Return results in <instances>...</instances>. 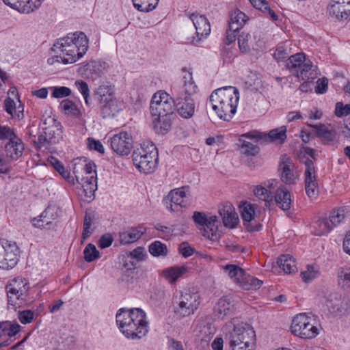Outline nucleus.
<instances>
[{"instance_id":"6ab92c4d","label":"nucleus","mask_w":350,"mask_h":350,"mask_svg":"<svg viewBox=\"0 0 350 350\" xmlns=\"http://www.w3.org/2000/svg\"><path fill=\"white\" fill-rule=\"evenodd\" d=\"M329 12L338 20L350 18V0H332Z\"/></svg>"},{"instance_id":"9d476101","label":"nucleus","mask_w":350,"mask_h":350,"mask_svg":"<svg viewBox=\"0 0 350 350\" xmlns=\"http://www.w3.org/2000/svg\"><path fill=\"white\" fill-rule=\"evenodd\" d=\"M43 133L38 139L37 144L40 148L46 144H56L62 139V126L55 116H48L42 119Z\"/></svg>"},{"instance_id":"a19ab883","label":"nucleus","mask_w":350,"mask_h":350,"mask_svg":"<svg viewBox=\"0 0 350 350\" xmlns=\"http://www.w3.org/2000/svg\"><path fill=\"white\" fill-rule=\"evenodd\" d=\"M224 269L228 277L237 285L240 282L242 276L244 275L245 271L236 265H226L224 267Z\"/></svg>"},{"instance_id":"79ce46f5","label":"nucleus","mask_w":350,"mask_h":350,"mask_svg":"<svg viewBox=\"0 0 350 350\" xmlns=\"http://www.w3.org/2000/svg\"><path fill=\"white\" fill-rule=\"evenodd\" d=\"M134 7L140 12H148L156 8L159 0H132Z\"/></svg>"},{"instance_id":"39448f33","label":"nucleus","mask_w":350,"mask_h":350,"mask_svg":"<svg viewBox=\"0 0 350 350\" xmlns=\"http://www.w3.org/2000/svg\"><path fill=\"white\" fill-rule=\"evenodd\" d=\"M132 157L135 167L144 174L153 172L158 165V150L152 142L142 144L133 151Z\"/></svg>"},{"instance_id":"c9c22d12","label":"nucleus","mask_w":350,"mask_h":350,"mask_svg":"<svg viewBox=\"0 0 350 350\" xmlns=\"http://www.w3.org/2000/svg\"><path fill=\"white\" fill-rule=\"evenodd\" d=\"M187 267L185 266L173 267L163 271V277L171 284L175 283L176 280L187 272Z\"/></svg>"},{"instance_id":"69168bd1","label":"nucleus","mask_w":350,"mask_h":350,"mask_svg":"<svg viewBox=\"0 0 350 350\" xmlns=\"http://www.w3.org/2000/svg\"><path fill=\"white\" fill-rule=\"evenodd\" d=\"M130 256L133 259L141 261L144 260L146 254L144 247H137L130 253Z\"/></svg>"},{"instance_id":"864d4df0","label":"nucleus","mask_w":350,"mask_h":350,"mask_svg":"<svg viewBox=\"0 0 350 350\" xmlns=\"http://www.w3.org/2000/svg\"><path fill=\"white\" fill-rule=\"evenodd\" d=\"M249 38L250 34L245 32H242L238 38L239 48L242 53H246L250 50L248 44Z\"/></svg>"},{"instance_id":"338daca9","label":"nucleus","mask_w":350,"mask_h":350,"mask_svg":"<svg viewBox=\"0 0 350 350\" xmlns=\"http://www.w3.org/2000/svg\"><path fill=\"white\" fill-rule=\"evenodd\" d=\"M328 80L326 78L319 79L317 82L315 92L317 94H324L327 92Z\"/></svg>"},{"instance_id":"9b49d317","label":"nucleus","mask_w":350,"mask_h":350,"mask_svg":"<svg viewBox=\"0 0 350 350\" xmlns=\"http://www.w3.org/2000/svg\"><path fill=\"white\" fill-rule=\"evenodd\" d=\"M8 305L14 309L20 307L25 301L29 290L28 282L25 278L17 277L11 280L5 287Z\"/></svg>"},{"instance_id":"6e6d98bb","label":"nucleus","mask_w":350,"mask_h":350,"mask_svg":"<svg viewBox=\"0 0 350 350\" xmlns=\"http://www.w3.org/2000/svg\"><path fill=\"white\" fill-rule=\"evenodd\" d=\"M51 90H53L51 96L53 98H60L71 94V90L65 86L51 87Z\"/></svg>"},{"instance_id":"5701e85b","label":"nucleus","mask_w":350,"mask_h":350,"mask_svg":"<svg viewBox=\"0 0 350 350\" xmlns=\"http://www.w3.org/2000/svg\"><path fill=\"white\" fill-rule=\"evenodd\" d=\"M219 215L222 217L224 225L226 227L233 228L239 223L238 215L235 208L230 203H226L219 210Z\"/></svg>"},{"instance_id":"ddd939ff","label":"nucleus","mask_w":350,"mask_h":350,"mask_svg":"<svg viewBox=\"0 0 350 350\" xmlns=\"http://www.w3.org/2000/svg\"><path fill=\"white\" fill-rule=\"evenodd\" d=\"M19 249L16 243L0 240V269H10L15 267L18 261Z\"/></svg>"},{"instance_id":"b1692460","label":"nucleus","mask_w":350,"mask_h":350,"mask_svg":"<svg viewBox=\"0 0 350 350\" xmlns=\"http://www.w3.org/2000/svg\"><path fill=\"white\" fill-rule=\"evenodd\" d=\"M146 228L143 226L129 228L119 234V241L122 245H128L137 241L145 233Z\"/></svg>"},{"instance_id":"aec40b11","label":"nucleus","mask_w":350,"mask_h":350,"mask_svg":"<svg viewBox=\"0 0 350 350\" xmlns=\"http://www.w3.org/2000/svg\"><path fill=\"white\" fill-rule=\"evenodd\" d=\"M24 150V144L21 139L8 142L4 147L3 157L6 161H16L20 158Z\"/></svg>"},{"instance_id":"8fccbe9b","label":"nucleus","mask_w":350,"mask_h":350,"mask_svg":"<svg viewBox=\"0 0 350 350\" xmlns=\"http://www.w3.org/2000/svg\"><path fill=\"white\" fill-rule=\"evenodd\" d=\"M84 259L86 262H92L100 257L99 251L94 244L89 243L83 250Z\"/></svg>"},{"instance_id":"f257e3e1","label":"nucleus","mask_w":350,"mask_h":350,"mask_svg":"<svg viewBox=\"0 0 350 350\" xmlns=\"http://www.w3.org/2000/svg\"><path fill=\"white\" fill-rule=\"evenodd\" d=\"M88 49V40L83 32L68 33L53 44L52 50L56 55L49 58L47 62L51 65L56 62L72 64L81 58Z\"/></svg>"},{"instance_id":"f704fd0d","label":"nucleus","mask_w":350,"mask_h":350,"mask_svg":"<svg viewBox=\"0 0 350 350\" xmlns=\"http://www.w3.org/2000/svg\"><path fill=\"white\" fill-rule=\"evenodd\" d=\"M82 187L85 196L91 199L94 196L95 191L97 189V178L94 174L90 175L85 178H83Z\"/></svg>"},{"instance_id":"2f4dec72","label":"nucleus","mask_w":350,"mask_h":350,"mask_svg":"<svg viewBox=\"0 0 350 350\" xmlns=\"http://www.w3.org/2000/svg\"><path fill=\"white\" fill-rule=\"evenodd\" d=\"M317 135L326 144H331L336 141V133L331 125L321 124L314 126Z\"/></svg>"},{"instance_id":"4be33fe9","label":"nucleus","mask_w":350,"mask_h":350,"mask_svg":"<svg viewBox=\"0 0 350 350\" xmlns=\"http://www.w3.org/2000/svg\"><path fill=\"white\" fill-rule=\"evenodd\" d=\"M281 180L286 185L295 184L297 176L294 172V165L289 158L283 159L279 167Z\"/></svg>"},{"instance_id":"ea45409f","label":"nucleus","mask_w":350,"mask_h":350,"mask_svg":"<svg viewBox=\"0 0 350 350\" xmlns=\"http://www.w3.org/2000/svg\"><path fill=\"white\" fill-rule=\"evenodd\" d=\"M306 61L304 53H296L288 59L286 66L291 72L297 74V71L301 69V66Z\"/></svg>"},{"instance_id":"393cba45","label":"nucleus","mask_w":350,"mask_h":350,"mask_svg":"<svg viewBox=\"0 0 350 350\" xmlns=\"http://www.w3.org/2000/svg\"><path fill=\"white\" fill-rule=\"evenodd\" d=\"M172 116L173 115L152 116L154 131L157 134H166L171 129Z\"/></svg>"},{"instance_id":"7c9ffc66","label":"nucleus","mask_w":350,"mask_h":350,"mask_svg":"<svg viewBox=\"0 0 350 350\" xmlns=\"http://www.w3.org/2000/svg\"><path fill=\"white\" fill-rule=\"evenodd\" d=\"M277 204L283 210L288 211L291 205V195L290 191L284 187L277 189L275 195Z\"/></svg>"},{"instance_id":"dca6fc26","label":"nucleus","mask_w":350,"mask_h":350,"mask_svg":"<svg viewBox=\"0 0 350 350\" xmlns=\"http://www.w3.org/2000/svg\"><path fill=\"white\" fill-rule=\"evenodd\" d=\"M132 137L126 132H120L110 138L111 148L119 155H128L132 148Z\"/></svg>"},{"instance_id":"c03bdc74","label":"nucleus","mask_w":350,"mask_h":350,"mask_svg":"<svg viewBox=\"0 0 350 350\" xmlns=\"http://www.w3.org/2000/svg\"><path fill=\"white\" fill-rule=\"evenodd\" d=\"M269 142L283 144L286 139V129L281 126L270 131L268 133Z\"/></svg>"},{"instance_id":"c756f323","label":"nucleus","mask_w":350,"mask_h":350,"mask_svg":"<svg viewBox=\"0 0 350 350\" xmlns=\"http://www.w3.org/2000/svg\"><path fill=\"white\" fill-rule=\"evenodd\" d=\"M248 17L239 10H235L230 15L228 27L231 31H239L248 21Z\"/></svg>"},{"instance_id":"bb28decb","label":"nucleus","mask_w":350,"mask_h":350,"mask_svg":"<svg viewBox=\"0 0 350 350\" xmlns=\"http://www.w3.org/2000/svg\"><path fill=\"white\" fill-rule=\"evenodd\" d=\"M219 221L215 215L208 217V221L203 228V235L208 239L215 241L219 238Z\"/></svg>"},{"instance_id":"423d86ee","label":"nucleus","mask_w":350,"mask_h":350,"mask_svg":"<svg viewBox=\"0 0 350 350\" xmlns=\"http://www.w3.org/2000/svg\"><path fill=\"white\" fill-rule=\"evenodd\" d=\"M96 94L98 99L100 114L103 118H112L121 109L118 100L114 96V89L111 85H100Z\"/></svg>"},{"instance_id":"4468645a","label":"nucleus","mask_w":350,"mask_h":350,"mask_svg":"<svg viewBox=\"0 0 350 350\" xmlns=\"http://www.w3.org/2000/svg\"><path fill=\"white\" fill-rule=\"evenodd\" d=\"M255 336V332L247 324L234 325L233 329L226 334V340L229 346L239 345L243 341L252 340Z\"/></svg>"},{"instance_id":"0e129e2a","label":"nucleus","mask_w":350,"mask_h":350,"mask_svg":"<svg viewBox=\"0 0 350 350\" xmlns=\"http://www.w3.org/2000/svg\"><path fill=\"white\" fill-rule=\"evenodd\" d=\"M254 194L260 199L269 202L271 199L270 191L262 186H257L254 189Z\"/></svg>"},{"instance_id":"37998d69","label":"nucleus","mask_w":350,"mask_h":350,"mask_svg":"<svg viewBox=\"0 0 350 350\" xmlns=\"http://www.w3.org/2000/svg\"><path fill=\"white\" fill-rule=\"evenodd\" d=\"M59 108L66 114L72 116L75 118H78L81 115L77 105L69 99L63 100L60 103Z\"/></svg>"},{"instance_id":"13d9d810","label":"nucleus","mask_w":350,"mask_h":350,"mask_svg":"<svg viewBox=\"0 0 350 350\" xmlns=\"http://www.w3.org/2000/svg\"><path fill=\"white\" fill-rule=\"evenodd\" d=\"M306 193L309 198L311 200L316 199L319 196V185L318 183L311 184H305Z\"/></svg>"},{"instance_id":"0eeeda50","label":"nucleus","mask_w":350,"mask_h":350,"mask_svg":"<svg viewBox=\"0 0 350 350\" xmlns=\"http://www.w3.org/2000/svg\"><path fill=\"white\" fill-rule=\"evenodd\" d=\"M174 311L180 317H187L197 310L200 304V297L197 293L180 292L174 299Z\"/></svg>"},{"instance_id":"a211bd4d","label":"nucleus","mask_w":350,"mask_h":350,"mask_svg":"<svg viewBox=\"0 0 350 350\" xmlns=\"http://www.w3.org/2000/svg\"><path fill=\"white\" fill-rule=\"evenodd\" d=\"M4 3L22 14H30L38 10L44 0H3Z\"/></svg>"},{"instance_id":"4c0bfd02","label":"nucleus","mask_w":350,"mask_h":350,"mask_svg":"<svg viewBox=\"0 0 350 350\" xmlns=\"http://www.w3.org/2000/svg\"><path fill=\"white\" fill-rule=\"evenodd\" d=\"M278 264L286 273H292L297 271L295 260L289 254L280 256L278 260Z\"/></svg>"},{"instance_id":"cd10ccee","label":"nucleus","mask_w":350,"mask_h":350,"mask_svg":"<svg viewBox=\"0 0 350 350\" xmlns=\"http://www.w3.org/2000/svg\"><path fill=\"white\" fill-rule=\"evenodd\" d=\"M215 314L219 319H224L234 312V305L228 297L220 298L214 308Z\"/></svg>"},{"instance_id":"473e14b6","label":"nucleus","mask_w":350,"mask_h":350,"mask_svg":"<svg viewBox=\"0 0 350 350\" xmlns=\"http://www.w3.org/2000/svg\"><path fill=\"white\" fill-rule=\"evenodd\" d=\"M56 217L57 215L54 212V209L49 207L40 215V219H34L33 225L37 228H50L52 221Z\"/></svg>"},{"instance_id":"58836bf2","label":"nucleus","mask_w":350,"mask_h":350,"mask_svg":"<svg viewBox=\"0 0 350 350\" xmlns=\"http://www.w3.org/2000/svg\"><path fill=\"white\" fill-rule=\"evenodd\" d=\"M338 284L345 291L350 292V267H343L338 270Z\"/></svg>"},{"instance_id":"4d7b16f0","label":"nucleus","mask_w":350,"mask_h":350,"mask_svg":"<svg viewBox=\"0 0 350 350\" xmlns=\"http://www.w3.org/2000/svg\"><path fill=\"white\" fill-rule=\"evenodd\" d=\"M54 167L64 179L69 183L75 184L74 178L70 175V172L65 169L60 162L56 161L54 163Z\"/></svg>"},{"instance_id":"bf43d9fd","label":"nucleus","mask_w":350,"mask_h":350,"mask_svg":"<svg viewBox=\"0 0 350 350\" xmlns=\"http://www.w3.org/2000/svg\"><path fill=\"white\" fill-rule=\"evenodd\" d=\"M350 114V104L344 105L342 102H338L335 107V115L337 117L347 116Z\"/></svg>"},{"instance_id":"20e7f679","label":"nucleus","mask_w":350,"mask_h":350,"mask_svg":"<svg viewBox=\"0 0 350 350\" xmlns=\"http://www.w3.org/2000/svg\"><path fill=\"white\" fill-rule=\"evenodd\" d=\"M239 99L238 89L226 86L215 90L209 97L212 109L225 121L230 120L237 111Z\"/></svg>"},{"instance_id":"1a4fd4ad","label":"nucleus","mask_w":350,"mask_h":350,"mask_svg":"<svg viewBox=\"0 0 350 350\" xmlns=\"http://www.w3.org/2000/svg\"><path fill=\"white\" fill-rule=\"evenodd\" d=\"M314 319L311 314L301 313L293 319L291 332L302 338L311 339L319 334V329L313 323Z\"/></svg>"},{"instance_id":"e2e57ef3","label":"nucleus","mask_w":350,"mask_h":350,"mask_svg":"<svg viewBox=\"0 0 350 350\" xmlns=\"http://www.w3.org/2000/svg\"><path fill=\"white\" fill-rule=\"evenodd\" d=\"M318 275L317 271H316L312 267L308 266L307 269L301 271V276L304 282L308 283L317 278Z\"/></svg>"},{"instance_id":"09e8293b","label":"nucleus","mask_w":350,"mask_h":350,"mask_svg":"<svg viewBox=\"0 0 350 350\" xmlns=\"http://www.w3.org/2000/svg\"><path fill=\"white\" fill-rule=\"evenodd\" d=\"M15 101L12 99L10 97H8L4 100V109L5 111L11 115L13 116L14 112L17 113L16 116L18 118H20V113L23 115V107L21 105V104L18 105V107H16Z\"/></svg>"},{"instance_id":"5fc2aeb1","label":"nucleus","mask_w":350,"mask_h":350,"mask_svg":"<svg viewBox=\"0 0 350 350\" xmlns=\"http://www.w3.org/2000/svg\"><path fill=\"white\" fill-rule=\"evenodd\" d=\"M241 151L245 155L254 156L259 152L258 146L249 142H244L241 146Z\"/></svg>"},{"instance_id":"a18cd8bd","label":"nucleus","mask_w":350,"mask_h":350,"mask_svg":"<svg viewBox=\"0 0 350 350\" xmlns=\"http://www.w3.org/2000/svg\"><path fill=\"white\" fill-rule=\"evenodd\" d=\"M305 172H304V178H305V184H311L314 183H317V176L316 172L314 169V166L313 162L311 159H307L305 161Z\"/></svg>"},{"instance_id":"49530a36","label":"nucleus","mask_w":350,"mask_h":350,"mask_svg":"<svg viewBox=\"0 0 350 350\" xmlns=\"http://www.w3.org/2000/svg\"><path fill=\"white\" fill-rule=\"evenodd\" d=\"M346 213L347 212L344 208L334 209L330 213L328 219L334 228L344 221Z\"/></svg>"},{"instance_id":"052dcab7","label":"nucleus","mask_w":350,"mask_h":350,"mask_svg":"<svg viewBox=\"0 0 350 350\" xmlns=\"http://www.w3.org/2000/svg\"><path fill=\"white\" fill-rule=\"evenodd\" d=\"M34 317L35 312L29 310L21 311L18 314V318L23 324L30 323L33 320Z\"/></svg>"},{"instance_id":"f3484780","label":"nucleus","mask_w":350,"mask_h":350,"mask_svg":"<svg viewBox=\"0 0 350 350\" xmlns=\"http://www.w3.org/2000/svg\"><path fill=\"white\" fill-rule=\"evenodd\" d=\"M326 306L329 311L336 316L350 313V299L345 297H332L327 300Z\"/></svg>"},{"instance_id":"c85d7f7f","label":"nucleus","mask_w":350,"mask_h":350,"mask_svg":"<svg viewBox=\"0 0 350 350\" xmlns=\"http://www.w3.org/2000/svg\"><path fill=\"white\" fill-rule=\"evenodd\" d=\"M297 77L304 81H312L318 76L317 68L310 60H307L301 66V69L297 71Z\"/></svg>"},{"instance_id":"72a5a7b5","label":"nucleus","mask_w":350,"mask_h":350,"mask_svg":"<svg viewBox=\"0 0 350 350\" xmlns=\"http://www.w3.org/2000/svg\"><path fill=\"white\" fill-rule=\"evenodd\" d=\"M313 232L317 236L329 233L334 227L327 218H319L312 224Z\"/></svg>"},{"instance_id":"412c9836","label":"nucleus","mask_w":350,"mask_h":350,"mask_svg":"<svg viewBox=\"0 0 350 350\" xmlns=\"http://www.w3.org/2000/svg\"><path fill=\"white\" fill-rule=\"evenodd\" d=\"M196 342L202 348L208 345L215 334L214 328L209 324L201 323L196 330Z\"/></svg>"},{"instance_id":"2eb2a0df","label":"nucleus","mask_w":350,"mask_h":350,"mask_svg":"<svg viewBox=\"0 0 350 350\" xmlns=\"http://www.w3.org/2000/svg\"><path fill=\"white\" fill-rule=\"evenodd\" d=\"M189 19L192 21L197 37H192L188 40V42L196 44L203 38L207 36L211 32V25L207 18L201 14L197 13L187 14Z\"/></svg>"},{"instance_id":"774afa93","label":"nucleus","mask_w":350,"mask_h":350,"mask_svg":"<svg viewBox=\"0 0 350 350\" xmlns=\"http://www.w3.org/2000/svg\"><path fill=\"white\" fill-rule=\"evenodd\" d=\"M193 219L197 224L204 227L208 221V217L202 212L195 211Z\"/></svg>"},{"instance_id":"7ed1b4c3","label":"nucleus","mask_w":350,"mask_h":350,"mask_svg":"<svg viewBox=\"0 0 350 350\" xmlns=\"http://www.w3.org/2000/svg\"><path fill=\"white\" fill-rule=\"evenodd\" d=\"M183 83L182 87L174 86L172 94L178 115L183 118L189 119L195 113L196 104L192 96L196 93L198 87L189 72H185Z\"/></svg>"},{"instance_id":"680f3d73","label":"nucleus","mask_w":350,"mask_h":350,"mask_svg":"<svg viewBox=\"0 0 350 350\" xmlns=\"http://www.w3.org/2000/svg\"><path fill=\"white\" fill-rule=\"evenodd\" d=\"M92 220L90 216L85 215L83 222V230L81 236V243L88 239L92 234V230L91 228Z\"/></svg>"},{"instance_id":"f8f14e48","label":"nucleus","mask_w":350,"mask_h":350,"mask_svg":"<svg viewBox=\"0 0 350 350\" xmlns=\"http://www.w3.org/2000/svg\"><path fill=\"white\" fill-rule=\"evenodd\" d=\"M174 98L165 92L155 93L151 99L150 110L151 116L173 115Z\"/></svg>"},{"instance_id":"f03ea898","label":"nucleus","mask_w":350,"mask_h":350,"mask_svg":"<svg viewBox=\"0 0 350 350\" xmlns=\"http://www.w3.org/2000/svg\"><path fill=\"white\" fill-rule=\"evenodd\" d=\"M116 319L118 328L127 338L141 339L148 332L146 314L141 308H120Z\"/></svg>"},{"instance_id":"e433bc0d","label":"nucleus","mask_w":350,"mask_h":350,"mask_svg":"<svg viewBox=\"0 0 350 350\" xmlns=\"http://www.w3.org/2000/svg\"><path fill=\"white\" fill-rule=\"evenodd\" d=\"M262 281L258 280L249 274H247L245 271L244 272V275L242 276L240 282L238 286L243 288L245 290H253L259 288L262 284Z\"/></svg>"},{"instance_id":"3c124183","label":"nucleus","mask_w":350,"mask_h":350,"mask_svg":"<svg viewBox=\"0 0 350 350\" xmlns=\"http://www.w3.org/2000/svg\"><path fill=\"white\" fill-rule=\"evenodd\" d=\"M16 139H20L17 137L14 131L8 126H2L0 124V140L8 139L9 141H14Z\"/></svg>"},{"instance_id":"6e6552de","label":"nucleus","mask_w":350,"mask_h":350,"mask_svg":"<svg viewBox=\"0 0 350 350\" xmlns=\"http://www.w3.org/2000/svg\"><path fill=\"white\" fill-rule=\"evenodd\" d=\"M190 200L189 187H182L171 190L163 199V204L171 213H179L189 206Z\"/></svg>"},{"instance_id":"a878e982","label":"nucleus","mask_w":350,"mask_h":350,"mask_svg":"<svg viewBox=\"0 0 350 350\" xmlns=\"http://www.w3.org/2000/svg\"><path fill=\"white\" fill-rule=\"evenodd\" d=\"M240 212L244 225L247 226L248 230L256 231L260 229V225L256 226L250 225V222L254 219L255 215V209L253 204L247 202L243 203L240 206Z\"/></svg>"},{"instance_id":"de8ad7c7","label":"nucleus","mask_w":350,"mask_h":350,"mask_svg":"<svg viewBox=\"0 0 350 350\" xmlns=\"http://www.w3.org/2000/svg\"><path fill=\"white\" fill-rule=\"evenodd\" d=\"M149 252L154 256H165L167 254L166 245L159 241H155L148 247Z\"/></svg>"},{"instance_id":"603ef678","label":"nucleus","mask_w":350,"mask_h":350,"mask_svg":"<svg viewBox=\"0 0 350 350\" xmlns=\"http://www.w3.org/2000/svg\"><path fill=\"white\" fill-rule=\"evenodd\" d=\"M75 85L77 88V90L83 95L85 104L88 105L90 104V90L88 83L83 81L79 80L75 81Z\"/></svg>"}]
</instances>
